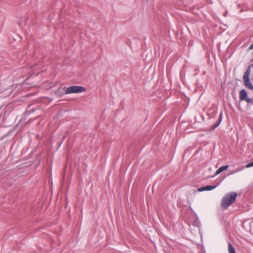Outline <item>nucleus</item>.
I'll return each mask as SVG.
<instances>
[{
    "label": "nucleus",
    "mask_w": 253,
    "mask_h": 253,
    "mask_svg": "<svg viewBox=\"0 0 253 253\" xmlns=\"http://www.w3.org/2000/svg\"><path fill=\"white\" fill-rule=\"evenodd\" d=\"M253 167V162H250V163H248V164L246 165V168H251V167Z\"/></svg>",
    "instance_id": "obj_14"
},
{
    "label": "nucleus",
    "mask_w": 253,
    "mask_h": 253,
    "mask_svg": "<svg viewBox=\"0 0 253 253\" xmlns=\"http://www.w3.org/2000/svg\"><path fill=\"white\" fill-rule=\"evenodd\" d=\"M244 100L247 102L248 103L253 102V99L251 98L248 97V96Z\"/></svg>",
    "instance_id": "obj_11"
},
{
    "label": "nucleus",
    "mask_w": 253,
    "mask_h": 253,
    "mask_svg": "<svg viewBox=\"0 0 253 253\" xmlns=\"http://www.w3.org/2000/svg\"><path fill=\"white\" fill-rule=\"evenodd\" d=\"M12 106L13 105L10 104H8L5 108L3 116V118H4L5 119H6V117L10 115V113L12 112Z\"/></svg>",
    "instance_id": "obj_5"
},
{
    "label": "nucleus",
    "mask_w": 253,
    "mask_h": 253,
    "mask_svg": "<svg viewBox=\"0 0 253 253\" xmlns=\"http://www.w3.org/2000/svg\"><path fill=\"white\" fill-rule=\"evenodd\" d=\"M228 168V165H225V166H223L221 167H220L216 171L214 175H217L219 174H220V173H221L222 172H223V171L225 170L226 169H227Z\"/></svg>",
    "instance_id": "obj_8"
},
{
    "label": "nucleus",
    "mask_w": 253,
    "mask_h": 253,
    "mask_svg": "<svg viewBox=\"0 0 253 253\" xmlns=\"http://www.w3.org/2000/svg\"><path fill=\"white\" fill-rule=\"evenodd\" d=\"M236 172V171H233L231 173V174H233V173H235Z\"/></svg>",
    "instance_id": "obj_19"
},
{
    "label": "nucleus",
    "mask_w": 253,
    "mask_h": 253,
    "mask_svg": "<svg viewBox=\"0 0 253 253\" xmlns=\"http://www.w3.org/2000/svg\"><path fill=\"white\" fill-rule=\"evenodd\" d=\"M228 251L229 253H236L235 248L231 243H228Z\"/></svg>",
    "instance_id": "obj_9"
},
{
    "label": "nucleus",
    "mask_w": 253,
    "mask_h": 253,
    "mask_svg": "<svg viewBox=\"0 0 253 253\" xmlns=\"http://www.w3.org/2000/svg\"><path fill=\"white\" fill-rule=\"evenodd\" d=\"M217 186V185H207L206 186L202 187L198 189L199 192H203L205 191H211L215 189Z\"/></svg>",
    "instance_id": "obj_6"
},
{
    "label": "nucleus",
    "mask_w": 253,
    "mask_h": 253,
    "mask_svg": "<svg viewBox=\"0 0 253 253\" xmlns=\"http://www.w3.org/2000/svg\"><path fill=\"white\" fill-rule=\"evenodd\" d=\"M253 167V162H250V163H248V164L246 165V168H251V167Z\"/></svg>",
    "instance_id": "obj_13"
},
{
    "label": "nucleus",
    "mask_w": 253,
    "mask_h": 253,
    "mask_svg": "<svg viewBox=\"0 0 253 253\" xmlns=\"http://www.w3.org/2000/svg\"><path fill=\"white\" fill-rule=\"evenodd\" d=\"M35 110L34 109H32L31 110V111H28L27 110H26V111H25V116H29L31 114V113H33L34 112Z\"/></svg>",
    "instance_id": "obj_10"
},
{
    "label": "nucleus",
    "mask_w": 253,
    "mask_h": 253,
    "mask_svg": "<svg viewBox=\"0 0 253 253\" xmlns=\"http://www.w3.org/2000/svg\"><path fill=\"white\" fill-rule=\"evenodd\" d=\"M28 121L30 122V123H31L33 121H31V120H29Z\"/></svg>",
    "instance_id": "obj_18"
},
{
    "label": "nucleus",
    "mask_w": 253,
    "mask_h": 253,
    "mask_svg": "<svg viewBox=\"0 0 253 253\" xmlns=\"http://www.w3.org/2000/svg\"><path fill=\"white\" fill-rule=\"evenodd\" d=\"M253 167V162H250V163H248V164L246 165V168H251V167Z\"/></svg>",
    "instance_id": "obj_12"
},
{
    "label": "nucleus",
    "mask_w": 253,
    "mask_h": 253,
    "mask_svg": "<svg viewBox=\"0 0 253 253\" xmlns=\"http://www.w3.org/2000/svg\"><path fill=\"white\" fill-rule=\"evenodd\" d=\"M65 89L64 94H69L71 93H81L85 91L86 89L85 87L81 86L73 85L67 88H64Z\"/></svg>",
    "instance_id": "obj_3"
},
{
    "label": "nucleus",
    "mask_w": 253,
    "mask_h": 253,
    "mask_svg": "<svg viewBox=\"0 0 253 253\" xmlns=\"http://www.w3.org/2000/svg\"><path fill=\"white\" fill-rule=\"evenodd\" d=\"M249 48L250 50L253 49V43L250 46Z\"/></svg>",
    "instance_id": "obj_16"
},
{
    "label": "nucleus",
    "mask_w": 253,
    "mask_h": 253,
    "mask_svg": "<svg viewBox=\"0 0 253 253\" xmlns=\"http://www.w3.org/2000/svg\"><path fill=\"white\" fill-rule=\"evenodd\" d=\"M251 71V65H249L245 72L243 79L245 85L249 89L253 90V85L250 79V75Z\"/></svg>",
    "instance_id": "obj_2"
},
{
    "label": "nucleus",
    "mask_w": 253,
    "mask_h": 253,
    "mask_svg": "<svg viewBox=\"0 0 253 253\" xmlns=\"http://www.w3.org/2000/svg\"><path fill=\"white\" fill-rule=\"evenodd\" d=\"M58 92H59V90H57V91H56V93H57H57H58Z\"/></svg>",
    "instance_id": "obj_20"
},
{
    "label": "nucleus",
    "mask_w": 253,
    "mask_h": 253,
    "mask_svg": "<svg viewBox=\"0 0 253 253\" xmlns=\"http://www.w3.org/2000/svg\"><path fill=\"white\" fill-rule=\"evenodd\" d=\"M237 195V193L234 192L226 194L221 201V205L222 207L225 209L228 208L235 201Z\"/></svg>",
    "instance_id": "obj_1"
},
{
    "label": "nucleus",
    "mask_w": 253,
    "mask_h": 253,
    "mask_svg": "<svg viewBox=\"0 0 253 253\" xmlns=\"http://www.w3.org/2000/svg\"><path fill=\"white\" fill-rule=\"evenodd\" d=\"M223 118V113L222 111H221L220 113V114L219 115L218 120L211 126V128H210L211 130H213L215 128H216L217 126H219L220 124L221 123Z\"/></svg>",
    "instance_id": "obj_4"
},
{
    "label": "nucleus",
    "mask_w": 253,
    "mask_h": 253,
    "mask_svg": "<svg viewBox=\"0 0 253 253\" xmlns=\"http://www.w3.org/2000/svg\"><path fill=\"white\" fill-rule=\"evenodd\" d=\"M22 121V119H21L19 121V122H21Z\"/></svg>",
    "instance_id": "obj_21"
},
{
    "label": "nucleus",
    "mask_w": 253,
    "mask_h": 253,
    "mask_svg": "<svg viewBox=\"0 0 253 253\" xmlns=\"http://www.w3.org/2000/svg\"><path fill=\"white\" fill-rule=\"evenodd\" d=\"M248 97L247 91L245 89H242L239 93V98L241 100H244Z\"/></svg>",
    "instance_id": "obj_7"
},
{
    "label": "nucleus",
    "mask_w": 253,
    "mask_h": 253,
    "mask_svg": "<svg viewBox=\"0 0 253 253\" xmlns=\"http://www.w3.org/2000/svg\"><path fill=\"white\" fill-rule=\"evenodd\" d=\"M37 66L36 65H33V66H30L31 69L33 71L35 70V68Z\"/></svg>",
    "instance_id": "obj_15"
},
{
    "label": "nucleus",
    "mask_w": 253,
    "mask_h": 253,
    "mask_svg": "<svg viewBox=\"0 0 253 253\" xmlns=\"http://www.w3.org/2000/svg\"><path fill=\"white\" fill-rule=\"evenodd\" d=\"M194 215H195L196 217L197 218L198 217V216H197V214H196V212H194Z\"/></svg>",
    "instance_id": "obj_17"
}]
</instances>
